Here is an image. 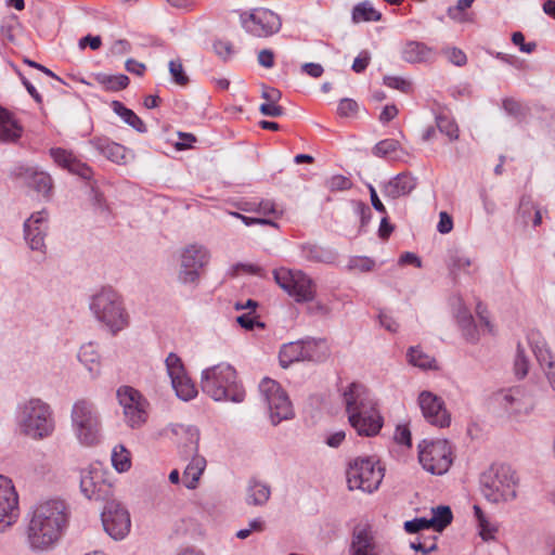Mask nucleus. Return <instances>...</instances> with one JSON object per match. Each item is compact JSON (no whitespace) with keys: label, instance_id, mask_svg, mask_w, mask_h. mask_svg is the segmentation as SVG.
Masks as SVG:
<instances>
[{"label":"nucleus","instance_id":"1","mask_svg":"<svg viewBox=\"0 0 555 555\" xmlns=\"http://www.w3.org/2000/svg\"><path fill=\"white\" fill-rule=\"evenodd\" d=\"M68 524V512L64 501L48 500L37 504L29 514L26 541L31 551L52 548L61 539Z\"/></svg>","mask_w":555,"mask_h":555},{"label":"nucleus","instance_id":"2","mask_svg":"<svg viewBox=\"0 0 555 555\" xmlns=\"http://www.w3.org/2000/svg\"><path fill=\"white\" fill-rule=\"evenodd\" d=\"M350 426L359 436H376L384 424L373 393L360 383H351L343 392Z\"/></svg>","mask_w":555,"mask_h":555},{"label":"nucleus","instance_id":"3","mask_svg":"<svg viewBox=\"0 0 555 555\" xmlns=\"http://www.w3.org/2000/svg\"><path fill=\"white\" fill-rule=\"evenodd\" d=\"M89 309L95 320L112 335H117L130 323V315L121 295L112 287H103L92 295Z\"/></svg>","mask_w":555,"mask_h":555},{"label":"nucleus","instance_id":"4","mask_svg":"<svg viewBox=\"0 0 555 555\" xmlns=\"http://www.w3.org/2000/svg\"><path fill=\"white\" fill-rule=\"evenodd\" d=\"M201 384L203 391L215 401L241 403L246 396L235 369L228 363H219L204 370Z\"/></svg>","mask_w":555,"mask_h":555},{"label":"nucleus","instance_id":"5","mask_svg":"<svg viewBox=\"0 0 555 555\" xmlns=\"http://www.w3.org/2000/svg\"><path fill=\"white\" fill-rule=\"evenodd\" d=\"M16 421L21 433L35 440L49 438L55 430L51 406L38 398H31L17 406Z\"/></svg>","mask_w":555,"mask_h":555},{"label":"nucleus","instance_id":"6","mask_svg":"<svg viewBox=\"0 0 555 555\" xmlns=\"http://www.w3.org/2000/svg\"><path fill=\"white\" fill-rule=\"evenodd\" d=\"M483 496L491 503H505L516 499L518 479L506 464L492 465L480 477Z\"/></svg>","mask_w":555,"mask_h":555},{"label":"nucleus","instance_id":"7","mask_svg":"<svg viewBox=\"0 0 555 555\" xmlns=\"http://www.w3.org/2000/svg\"><path fill=\"white\" fill-rule=\"evenodd\" d=\"M72 426L78 440L85 446H93L101 438V418L95 405L87 400L80 399L73 405Z\"/></svg>","mask_w":555,"mask_h":555},{"label":"nucleus","instance_id":"8","mask_svg":"<svg viewBox=\"0 0 555 555\" xmlns=\"http://www.w3.org/2000/svg\"><path fill=\"white\" fill-rule=\"evenodd\" d=\"M346 474L349 490L373 493L383 481L384 467L373 457H357L349 463Z\"/></svg>","mask_w":555,"mask_h":555},{"label":"nucleus","instance_id":"9","mask_svg":"<svg viewBox=\"0 0 555 555\" xmlns=\"http://www.w3.org/2000/svg\"><path fill=\"white\" fill-rule=\"evenodd\" d=\"M172 431L176 436L186 439L185 453L192 457L183 472L182 481L188 489L193 490L197 487L207 465L206 459L197 453L199 430L192 425H176Z\"/></svg>","mask_w":555,"mask_h":555},{"label":"nucleus","instance_id":"10","mask_svg":"<svg viewBox=\"0 0 555 555\" xmlns=\"http://www.w3.org/2000/svg\"><path fill=\"white\" fill-rule=\"evenodd\" d=\"M177 279L183 285H197L202 270L210 261V251L202 244L193 243L179 251Z\"/></svg>","mask_w":555,"mask_h":555},{"label":"nucleus","instance_id":"11","mask_svg":"<svg viewBox=\"0 0 555 555\" xmlns=\"http://www.w3.org/2000/svg\"><path fill=\"white\" fill-rule=\"evenodd\" d=\"M276 284L296 302H310L317 295L315 282L301 270L279 268L273 271Z\"/></svg>","mask_w":555,"mask_h":555},{"label":"nucleus","instance_id":"12","mask_svg":"<svg viewBox=\"0 0 555 555\" xmlns=\"http://www.w3.org/2000/svg\"><path fill=\"white\" fill-rule=\"evenodd\" d=\"M418 461L433 475L446 474L453 463L452 449L448 440H423L418 444Z\"/></svg>","mask_w":555,"mask_h":555},{"label":"nucleus","instance_id":"13","mask_svg":"<svg viewBox=\"0 0 555 555\" xmlns=\"http://www.w3.org/2000/svg\"><path fill=\"white\" fill-rule=\"evenodd\" d=\"M259 391L269 408L273 425L294 417L292 402L278 382L268 377L263 378L259 384Z\"/></svg>","mask_w":555,"mask_h":555},{"label":"nucleus","instance_id":"14","mask_svg":"<svg viewBox=\"0 0 555 555\" xmlns=\"http://www.w3.org/2000/svg\"><path fill=\"white\" fill-rule=\"evenodd\" d=\"M493 400L512 417L529 415L535 405L532 391L525 386L502 389L494 393Z\"/></svg>","mask_w":555,"mask_h":555},{"label":"nucleus","instance_id":"15","mask_svg":"<svg viewBox=\"0 0 555 555\" xmlns=\"http://www.w3.org/2000/svg\"><path fill=\"white\" fill-rule=\"evenodd\" d=\"M241 23L246 33L254 37L266 38L276 34L282 26L280 16L268 9H254L241 14Z\"/></svg>","mask_w":555,"mask_h":555},{"label":"nucleus","instance_id":"16","mask_svg":"<svg viewBox=\"0 0 555 555\" xmlns=\"http://www.w3.org/2000/svg\"><path fill=\"white\" fill-rule=\"evenodd\" d=\"M101 520L104 531L116 541L125 539L130 532V514L120 502L107 501L101 513Z\"/></svg>","mask_w":555,"mask_h":555},{"label":"nucleus","instance_id":"17","mask_svg":"<svg viewBox=\"0 0 555 555\" xmlns=\"http://www.w3.org/2000/svg\"><path fill=\"white\" fill-rule=\"evenodd\" d=\"M417 404L427 423L438 428L450 426L451 414L441 397L429 390H423L418 393Z\"/></svg>","mask_w":555,"mask_h":555},{"label":"nucleus","instance_id":"18","mask_svg":"<svg viewBox=\"0 0 555 555\" xmlns=\"http://www.w3.org/2000/svg\"><path fill=\"white\" fill-rule=\"evenodd\" d=\"M80 490L86 498L94 501H106L112 495V486L98 467L81 472Z\"/></svg>","mask_w":555,"mask_h":555},{"label":"nucleus","instance_id":"19","mask_svg":"<svg viewBox=\"0 0 555 555\" xmlns=\"http://www.w3.org/2000/svg\"><path fill=\"white\" fill-rule=\"evenodd\" d=\"M20 516L18 494L13 481L0 475V524L11 526Z\"/></svg>","mask_w":555,"mask_h":555},{"label":"nucleus","instance_id":"20","mask_svg":"<svg viewBox=\"0 0 555 555\" xmlns=\"http://www.w3.org/2000/svg\"><path fill=\"white\" fill-rule=\"evenodd\" d=\"M380 550L372 527L358 524L353 527L348 555H379Z\"/></svg>","mask_w":555,"mask_h":555},{"label":"nucleus","instance_id":"21","mask_svg":"<svg viewBox=\"0 0 555 555\" xmlns=\"http://www.w3.org/2000/svg\"><path fill=\"white\" fill-rule=\"evenodd\" d=\"M47 229H48V211L46 209L34 212L24 222L25 240L33 250L43 251V249L46 247L44 236H46Z\"/></svg>","mask_w":555,"mask_h":555},{"label":"nucleus","instance_id":"22","mask_svg":"<svg viewBox=\"0 0 555 555\" xmlns=\"http://www.w3.org/2000/svg\"><path fill=\"white\" fill-rule=\"evenodd\" d=\"M50 156L62 168L69 172L80 176L83 179H90L92 176L91 168L78 159L73 152L62 147H53L50 150Z\"/></svg>","mask_w":555,"mask_h":555},{"label":"nucleus","instance_id":"23","mask_svg":"<svg viewBox=\"0 0 555 555\" xmlns=\"http://www.w3.org/2000/svg\"><path fill=\"white\" fill-rule=\"evenodd\" d=\"M416 178L409 172H401L380 185L385 197L396 199L409 195L416 188Z\"/></svg>","mask_w":555,"mask_h":555},{"label":"nucleus","instance_id":"24","mask_svg":"<svg viewBox=\"0 0 555 555\" xmlns=\"http://www.w3.org/2000/svg\"><path fill=\"white\" fill-rule=\"evenodd\" d=\"M16 177L20 178L28 188L34 189L43 196H50L53 182L52 178L48 173L37 171L30 167H20L17 169Z\"/></svg>","mask_w":555,"mask_h":555},{"label":"nucleus","instance_id":"25","mask_svg":"<svg viewBox=\"0 0 555 555\" xmlns=\"http://www.w3.org/2000/svg\"><path fill=\"white\" fill-rule=\"evenodd\" d=\"M436 55L434 48L416 40H409L401 48V59L410 64L430 63Z\"/></svg>","mask_w":555,"mask_h":555},{"label":"nucleus","instance_id":"26","mask_svg":"<svg viewBox=\"0 0 555 555\" xmlns=\"http://www.w3.org/2000/svg\"><path fill=\"white\" fill-rule=\"evenodd\" d=\"M530 344L532 347V351L544 371L545 377L555 391V361L553 360V356L544 340H534L530 339Z\"/></svg>","mask_w":555,"mask_h":555},{"label":"nucleus","instance_id":"27","mask_svg":"<svg viewBox=\"0 0 555 555\" xmlns=\"http://www.w3.org/2000/svg\"><path fill=\"white\" fill-rule=\"evenodd\" d=\"M90 144L107 159L116 163H126V147L111 141L107 138H94L90 141Z\"/></svg>","mask_w":555,"mask_h":555},{"label":"nucleus","instance_id":"28","mask_svg":"<svg viewBox=\"0 0 555 555\" xmlns=\"http://www.w3.org/2000/svg\"><path fill=\"white\" fill-rule=\"evenodd\" d=\"M447 267L453 276L461 272L472 275L478 270L475 260L460 250H451L449 253Z\"/></svg>","mask_w":555,"mask_h":555},{"label":"nucleus","instance_id":"29","mask_svg":"<svg viewBox=\"0 0 555 555\" xmlns=\"http://www.w3.org/2000/svg\"><path fill=\"white\" fill-rule=\"evenodd\" d=\"M79 362L89 371L92 378L101 373V357L93 343L83 344L78 352Z\"/></svg>","mask_w":555,"mask_h":555},{"label":"nucleus","instance_id":"30","mask_svg":"<svg viewBox=\"0 0 555 555\" xmlns=\"http://www.w3.org/2000/svg\"><path fill=\"white\" fill-rule=\"evenodd\" d=\"M23 132L22 126L3 107L0 106V142H15Z\"/></svg>","mask_w":555,"mask_h":555},{"label":"nucleus","instance_id":"31","mask_svg":"<svg viewBox=\"0 0 555 555\" xmlns=\"http://www.w3.org/2000/svg\"><path fill=\"white\" fill-rule=\"evenodd\" d=\"M455 301L457 302L459 307L455 312V318L461 326L464 336L467 340L476 341L477 340V328L474 323L473 315L468 311V309L464 306L463 300L461 297H456Z\"/></svg>","mask_w":555,"mask_h":555},{"label":"nucleus","instance_id":"32","mask_svg":"<svg viewBox=\"0 0 555 555\" xmlns=\"http://www.w3.org/2000/svg\"><path fill=\"white\" fill-rule=\"evenodd\" d=\"M271 495L270 487L256 479H251L248 482L246 490V502L248 505L262 506L264 505Z\"/></svg>","mask_w":555,"mask_h":555},{"label":"nucleus","instance_id":"33","mask_svg":"<svg viewBox=\"0 0 555 555\" xmlns=\"http://www.w3.org/2000/svg\"><path fill=\"white\" fill-rule=\"evenodd\" d=\"M304 361L321 362L324 361L328 354L330 349L326 341L323 339H306L302 340Z\"/></svg>","mask_w":555,"mask_h":555},{"label":"nucleus","instance_id":"34","mask_svg":"<svg viewBox=\"0 0 555 555\" xmlns=\"http://www.w3.org/2000/svg\"><path fill=\"white\" fill-rule=\"evenodd\" d=\"M279 360L284 369L294 362L304 361L302 340L283 345L279 353Z\"/></svg>","mask_w":555,"mask_h":555},{"label":"nucleus","instance_id":"35","mask_svg":"<svg viewBox=\"0 0 555 555\" xmlns=\"http://www.w3.org/2000/svg\"><path fill=\"white\" fill-rule=\"evenodd\" d=\"M112 108L127 125L135 129L138 132L144 133L147 131L143 120L132 109L126 107L121 102L113 101Z\"/></svg>","mask_w":555,"mask_h":555},{"label":"nucleus","instance_id":"36","mask_svg":"<svg viewBox=\"0 0 555 555\" xmlns=\"http://www.w3.org/2000/svg\"><path fill=\"white\" fill-rule=\"evenodd\" d=\"M94 80L98 85H100L105 91H120L128 87L129 78L124 74L118 75H108L104 73H99L94 76Z\"/></svg>","mask_w":555,"mask_h":555},{"label":"nucleus","instance_id":"37","mask_svg":"<svg viewBox=\"0 0 555 555\" xmlns=\"http://www.w3.org/2000/svg\"><path fill=\"white\" fill-rule=\"evenodd\" d=\"M147 401L144 399L142 402L132 405L129 410H124L125 421L131 428H139L147 421Z\"/></svg>","mask_w":555,"mask_h":555},{"label":"nucleus","instance_id":"38","mask_svg":"<svg viewBox=\"0 0 555 555\" xmlns=\"http://www.w3.org/2000/svg\"><path fill=\"white\" fill-rule=\"evenodd\" d=\"M351 17L353 23L377 22L380 21L382 14L369 1H364L353 7Z\"/></svg>","mask_w":555,"mask_h":555},{"label":"nucleus","instance_id":"39","mask_svg":"<svg viewBox=\"0 0 555 555\" xmlns=\"http://www.w3.org/2000/svg\"><path fill=\"white\" fill-rule=\"evenodd\" d=\"M409 363L423 370H436L437 363L435 358L425 353L418 347H411L408 351Z\"/></svg>","mask_w":555,"mask_h":555},{"label":"nucleus","instance_id":"40","mask_svg":"<svg viewBox=\"0 0 555 555\" xmlns=\"http://www.w3.org/2000/svg\"><path fill=\"white\" fill-rule=\"evenodd\" d=\"M435 120L439 131L446 134L451 141L459 139V126L451 116L441 112L436 114Z\"/></svg>","mask_w":555,"mask_h":555},{"label":"nucleus","instance_id":"41","mask_svg":"<svg viewBox=\"0 0 555 555\" xmlns=\"http://www.w3.org/2000/svg\"><path fill=\"white\" fill-rule=\"evenodd\" d=\"M171 385L176 395L183 401L192 400L197 395L196 386L189 375L172 382Z\"/></svg>","mask_w":555,"mask_h":555},{"label":"nucleus","instance_id":"42","mask_svg":"<svg viewBox=\"0 0 555 555\" xmlns=\"http://www.w3.org/2000/svg\"><path fill=\"white\" fill-rule=\"evenodd\" d=\"M433 514L434 515L429 519V522L438 532H441L452 521V512L449 506H437L436 508H433Z\"/></svg>","mask_w":555,"mask_h":555},{"label":"nucleus","instance_id":"43","mask_svg":"<svg viewBox=\"0 0 555 555\" xmlns=\"http://www.w3.org/2000/svg\"><path fill=\"white\" fill-rule=\"evenodd\" d=\"M117 398L122 410H129L132 405L142 402L145 398L134 388L122 386L117 390Z\"/></svg>","mask_w":555,"mask_h":555},{"label":"nucleus","instance_id":"44","mask_svg":"<svg viewBox=\"0 0 555 555\" xmlns=\"http://www.w3.org/2000/svg\"><path fill=\"white\" fill-rule=\"evenodd\" d=\"M165 364H166V370H167L168 376L171 379V383L177 379L188 376V373L185 371V367H184V364H183L181 358L178 357L176 353L170 352L165 360Z\"/></svg>","mask_w":555,"mask_h":555},{"label":"nucleus","instance_id":"45","mask_svg":"<svg viewBox=\"0 0 555 555\" xmlns=\"http://www.w3.org/2000/svg\"><path fill=\"white\" fill-rule=\"evenodd\" d=\"M474 514L478 522V527L480 529V535L483 540H490L494 538V534L498 531L495 525L491 524L488 517L485 515L480 506L474 505Z\"/></svg>","mask_w":555,"mask_h":555},{"label":"nucleus","instance_id":"46","mask_svg":"<svg viewBox=\"0 0 555 555\" xmlns=\"http://www.w3.org/2000/svg\"><path fill=\"white\" fill-rule=\"evenodd\" d=\"M112 464L119 473L127 472L131 467L130 453L124 446L119 444L113 449Z\"/></svg>","mask_w":555,"mask_h":555},{"label":"nucleus","instance_id":"47","mask_svg":"<svg viewBox=\"0 0 555 555\" xmlns=\"http://www.w3.org/2000/svg\"><path fill=\"white\" fill-rule=\"evenodd\" d=\"M400 147L399 141L395 139H384L375 144L373 154L377 157H387L396 154Z\"/></svg>","mask_w":555,"mask_h":555},{"label":"nucleus","instance_id":"48","mask_svg":"<svg viewBox=\"0 0 555 555\" xmlns=\"http://www.w3.org/2000/svg\"><path fill=\"white\" fill-rule=\"evenodd\" d=\"M528 207L533 210L532 225L539 227L542 223V214L539 207L527 197H522L519 204V215L522 219H526V212Z\"/></svg>","mask_w":555,"mask_h":555},{"label":"nucleus","instance_id":"49","mask_svg":"<svg viewBox=\"0 0 555 555\" xmlns=\"http://www.w3.org/2000/svg\"><path fill=\"white\" fill-rule=\"evenodd\" d=\"M383 81H384V85L387 86L388 88L399 90L403 93L408 94L412 91V83L403 77L385 76Z\"/></svg>","mask_w":555,"mask_h":555},{"label":"nucleus","instance_id":"50","mask_svg":"<svg viewBox=\"0 0 555 555\" xmlns=\"http://www.w3.org/2000/svg\"><path fill=\"white\" fill-rule=\"evenodd\" d=\"M515 374L524 378L529 372V360L520 345L517 346V352L514 361Z\"/></svg>","mask_w":555,"mask_h":555},{"label":"nucleus","instance_id":"51","mask_svg":"<svg viewBox=\"0 0 555 555\" xmlns=\"http://www.w3.org/2000/svg\"><path fill=\"white\" fill-rule=\"evenodd\" d=\"M359 112V104L349 98H344L339 101L337 106V114L340 117H354Z\"/></svg>","mask_w":555,"mask_h":555},{"label":"nucleus","instance_id":"52","mask_svg":"<svg viewBox=\"0 0 555 555\" xmlns=\"http://www.w3.org/2000/svg\"><path fill=\"white\" fill-rule=\"evenodd\" d=\"M169 72L177 85L184 86L189 81L180 60H171L169 62Z\"/></svg>","mask_w":555,"mask_h":555},{"label":"nucleus","instance_id":"53","mask_svg":"<svg viewBox=\"0 0 555 555\" xmlns=\"http://www.w3.org/2000/svg\"><path fill=\"white\" fill-rule=\"evenodd\" d=\"M349 269L360 272H370L375 267V261L369 257H353L349 260Z\"/></svg>","mask_w":555,"mask_h":555},{"label":"nucleus","instance_id":"54","mask_svg":"<svg viewBox=\"0 0 555 555\" xmlns=\"http://www.w3.org/2000/svg\"><path fill=\"white\" fill-rule=\"evenodd\" d=\"M433 528L429 519L425 517L414 518L404 522V529L409 533H421L424 530Z\"/></svg>","mask_w":555,"mask_h":555},{"label":"nucleus","instance_id":"55","mask_svg":"<svg viewBox=\"0 0 555 555\" xmlns=\"http://www.w3.org/2000/svg\"><path fill=\"white\" fill-rule=\"evenodd\" d=\"M236 322L245 330H254L256 326L263 328L264 324L257 320L253 312L243 313L236 318Z\"/></svg>","mask_w":555,"mask_h":555},{"label":"nucleus","instance_id":"56","mask_svg":"<svg viewBox=\"0 0 555 555\" xmlns=\"http://www.w3.org/2000/svg\"><path fill=\"white\" fill-rule=\"evenodd\" d=\"M504 111L514 117H520L525 114L524 106L514 98H506L502 102Z\"/></svg>","mask_w":555,"mask_h":555},{"label":"nucleus","instance_id":"57","mask_svg":"<svg viewBox=\"0 0 555 555\" xmlns=\"http://www.w3.org/2000/svg\"><path fill=\"white\" fill-rule=\"evenodd\" d=\"M93 205L96 214H99L104 220L111 218V211L105 203V199L101 193L93 191Z\"/></svg>","mask_w":555,"mask_h":555},{"label":"nucleus","instance_id":"58","mask_svg":"<svg viewBox=\"0 0 555 555\" xmlns=\"http://www.w3.org/2000/svg\"><path fill=\"white\" fill-rule=\"evenodd\" d=\"M264 528V522L261 518H255L248 524V528L241 529L236 532V537L241 540H244L250 535L253 531H262Z\"/></svg>","mask_w":555,"mask_h":555},{"label":"nucleus","instance_id":"59","mask_svg":"<svg viewBox=\"0 0 555 555\" xmlns=\"http://www.w3.org/2000/svg\"><path fill=\"white\" fill-rule=\"evenodd\" d=\"M410 546L417 552H422L424 555H428L437 548V543L435 542V539H433L430 544H423L422 534H420L410 542Z\"/></svg>","mask_w":555,"mask_h":555},{"label":"nucleus","instance_id":"60","mask_svg":"<svg viewBox=\"0 0 555 555\" xmlns=\"http://www.w3.org/2000/svg\"><path fill=\"white\" fill-rule=\"evenodd\" d=\"M351 185V181L341 175L334 176L328 181V188L332 191H345L350 189Z\"/></svg>","mask_w":555,"mask_h":555},{"label":"nucleus","instance_id":"61","mask_svg":"<svg viewBox=\"0 0 555 555\" xmlns=\"http://www.w3.org/2000/svg\"><path fill=\"white\" fill-rule=\"evenodd\" d=\"M475 0H457L454 7L448 9V16L457 20L460 14L469 9Z\"/></svg>","mask_w":555,"mask_h":555},{"label":"nucleus","instance_id":"62","mask_svg":"<svg viewBox=\"0 0 555 555\" xmlns=\"http://www.w3.org/2000/svg\"><path fill=\"white\" fill-rule=\"evenodd\" d=\"M395 440L399 444L411 447L412 439L410 429L405 425L397 426L395 431Z\"/></svg>","mask_w":555,"mask_h":555},{"label":"nucleus","instance_id":"63","mask_svg":"<svg viewBox=\"0 0 555 555\" xmlns=\"http://www.w3.org/2000/svg\"><path fill=\"white\" fill-rule=\"evenodd\" d=\"M356 211L360 216V222H361L360 229L362 230L371 221V218H372L371 208L366 204H364L362 202H358L356 205Z\"/></svg>","mask_w":555,"mask_h":555},{"label":"nucleus","instance_id":"64","mask_svg":"<svg viewBox=\"0 0 555 555\" xmlns=\"http://www.w3.org/2000/svg\"><path fill=\"white\" fill-rule=\"evenodd\" d=\"M446 54L448 60L455 66H463L467 62L466 54L457 48L448 49Z\"/></svg>","mask_w":555,"mask_h":555}]
</instances>
